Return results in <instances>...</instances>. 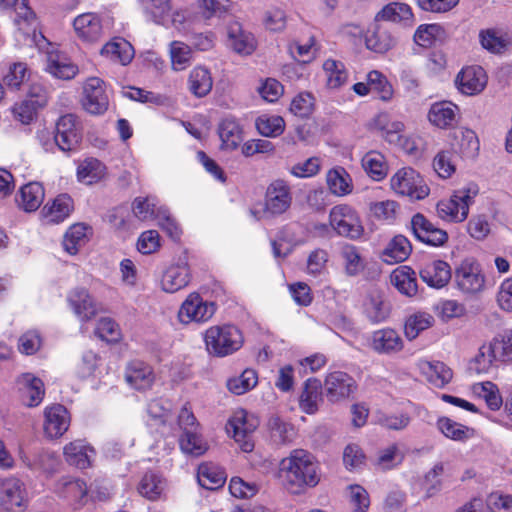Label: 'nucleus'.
<instances>
[{
  "label": "nucleus",
  "mask_w": 512,
  "mask_h": 512,
  "mask_svg": "<svg viewBox=\"0 0 512 512\" xmlns=\"http://www.w3.org/2000/svg\"><path fill=\"white\" fill-rule=\"evenodd\" d=\"M486 71L478 65L466 66L458 73L455 84L459 92L467 96L481 93L487 85Z\"/></svg>",
  "instance_id": "18"
},
{
  "label": "nucleus",
  "mask_w": 512,
  "mask_h": 512,
  "mask_svg": "<svg viewBox=\"0 0 512 512\" xmlns=\"http://www.w3.org/2000/svg\"><path fill=\"white\" fill-rule=\"evenodd\" d=\"M435 323L434 316L425 311L410 314L404 323V333L408 340L416 339L423 331L431 328Z\"/></svg>",
  "instance_id": "50"
},
{
  "label": "nucleus",
  "mask_w": 512,
  "mask_h": 512,
  "mask_svg": "<svg viewBox=\"0 0 512 512\" xmlns=\"http://www.w3.org/2000/svg\"><path fill=\"white\" fill-rule=\"evenodd\" d=\"M100 54L112 62L126 66L134 58L135 51L130 42L124 38L115 37L101 48Z\"/></svg>",
  "instance_id": "35"
},
{
  "label": "nucleus",
  "mask_w": 512,
  "mask_h": 512,
  "mask_svg": "<svg viewBox=\"0 0 512 512\" xmlns=\"http://www.w3.org/2000/svg\"><path fill=\"white\" fill-rule=\"evenodd\" d=\"M387 21L403 27H412L415 16L412 7L404 2H390L375 15V22Z\"/></svg>",
  "instance_id": "24"
},
{
  "label": "nucleus",
  "mask_w": 512,
  "mask_h": 512,
  "mask_svg": "<svg viewBox=\"0 0 512 512\" xmlns=\"http://www.w3.org/2000/svg\"><path fill=\"white\" fill-rule=\"evenodd\" d=\"M179 446L183 453L194 457L205 454L209 448L208 442L204 439L199 429L183 433L179 439Z\"/></svg>",
  "instance_id": "56"
},
{
  "label": "nucleus",
  "mask_w": 512,
  "mask_h": 512,
  "mask_svg": "<svg viewBox=\"0 0 512 512\" xmlns=\"http://www.w3.org/2000/svg\"><path fill=\"white\" fill-rule=\"evenodd\" d=\"M191 273L188 264L179 261L168 266L161 277L160 286L166 293H175L188 286Z\"/></svg>",
  "instance_id": "22"
},
{
  "label": "nucleus",
  "mask_w": 512,
  "mask_h": 512,
  "mask_svg": "<svg viewBox=\"0 0 512 512\" xmlns=\"http://www.w3.org/2000/svg\"><path fill=\"white\" fill-rule=\"evenodd\" d=\"M392 285L403 295L413 297L417 294L416 273L409 266L396 268L390 276Z\"/></svg>",
  "instance_id": "44"
},
{
  "label": "nucleus",
  "mask_w": 512,
  "mask_h": 512,
  "mask_svg": "<svg viewBox=\"0 0 512 512\" xmlns=\"http://www.w3.org/2000/svg\"><path fill=\"white\" fill-rule=\"evenodd\" d=\"M279 475L285 488L293 494L300 493L305 487L316 486L320 480L317 463L303 449H295L281 460Z\"/></svg>",
  "instance_id": "1"
},
{
  "label": "nucleus",
  "mask_w": 512,
  "mask_h": 512,
  "mask_svg": "<svg viewBox=\"0 0 512 512\" xmlns=\"http://www.w3.org/2000/svg\"><path fill=\"white\" fill-rule=\"evenodd\" d=\"M291 203L292 193L286 181L277 179L269 184L265 196V213L281 215L290 208Z\"/></svg>",
  "instance_id": "16"
},
{
  "label": "nucleus",
  "mask_w": 512,
  "mask_h": 512,
  "mask_svg": "<svg viewBox=\"0 0 512 512\" xmlns=\"http://www.w3.org/2000/svg\"><path fill=\"white\" fill-rule=\"evenodd\" d=\"M421 279L432 288L445 287L451 279V267L443 260L426 262L420 270Z\"/></svg>",
  "instance_id": "27"
},
{
  "label": "nucleus",
  "mask_w": 512,
  "mask_h": 512,
  "mask_svg": "<svg viewBox=\"0 0 512 512\" xmlns=\"http://www.w3.org/2000/svg\"><path fill=\"white\" fill-rule=\"evenodd\" d=\"M329 226L338 236L354 241L361 239L365 232L359 213L346 203L330 209Z\"/></svg>",
  "instance_id": "6"
},
{
  "label": "nucleus",
  "mask_w": 512,
  "mask_h": 512,
  "mask_svg": "<svg viewBox=\"0 0 512 512\" xmlns=\"http://www.w3.org/2000/svg\"><path fill=\"white\" fill-rule=\"evenodd\" d=\"M411 228L415 237L430 246H442L448 239L447 232L436 227L424 215L417 213L412 217Z\"/></svg>",
  "instance_id": "20"
},
{
  "label": "nucleus",
  "mask_w": 512,
  "mask_h": 512,
  "mask_svg": "<svg viewBox=\"0 0 512 512\" xmlns=\"http://www.w3.org/2000/svg\"><path fill=\"white\" fill-rule=\"evenodd\" d=\"M216 311L213 302L205 301L198 293H190L181 304L177 317L180 323H205Z\"/></svg>",
  "instance_id": "13"
},
{
  "label": "nucleus",
  "mask_w": 512,
  "mask_h": 512,
  "mask_svg": "<svg viewBox=\"0 0 512 512\" xmlns=\"http://www.w3.org/2000/svg\"><path fill=\"white\" fill-rule=\"evenodd\" d=\"M436 426L446 438L454 441L463 442L472 438L475 434L473 428L460 424L448 417L438 418Z\"/></svg>",
  "instance_id": "55"
},
{
  "label": "nucleus",
  "mask_w": 512,
  "mask_h": 512,
  "mask_svg": "<svg viewBox=\"0 0 512 512\" xmlns=\"http://www.w3.org/2000/svg\"><path fill=\"white\" fill-rule=\"evenodd\" d=\"M362 167L375 181L383 180L388 174V164L384 155L378 151H369L362 158Z\"/></svg>",
  "instance_id": "57"
},
{
  "label": "nucleus",
  "mask_w": 512,
  "mask_h": 512,
  "mask_svg": "<svg viewBox=\"0 0 512 512\" xmlns=\"http://www.w3.org/2000/svg\"><path fill=\"white\" fill-rule=\"evenodd\" d=\"M322 72L325 86L330 90H338L348 83L349 71L340 60L331 57L325 59L322 63Z\"/></svg>",
  "instance_id": "33"
},
{
  "label": "nucleus",
  "mask_w": 512,
  "mask_h": 512,
  "mask_svg": "<svg viewBox=\"0 0 512 512\" xmlns=\"http://www.w3.org/2000/svg\"><path fill=\"white\" fill-rule=\"evenodd\" d=\"M18 388L22 403L27 407L38 406L44 397V383L33 374L26 373L19 377Z\"/></svg>",
  "instance_id": "28"
},
{
  "label": "nucleus",
  "mask_w": 512,
  "mask_h": 512,
  "mask_svg": "<svg viewBox=\"0 0 512 512\" xmlns=\"http://www.w3.org/2000/svg\"><path fill=\"white\" fill-rule=\"evenodd\" d=\"M82 105L93 115L103 114L109 106L105 82L99 77H90L83 84Z\"/></svg>",
  "instance_id": "15"
},
{
  "label": "nucleus",
  "mask_w": 512,
  "mask_h": 512,
  "mask_svg": "<svg viewBox=\"0 0 512 512\" xmlns=\"http://www.w3.org/2000/svg\"><path fill=\"white\" fill-rule=\"evenodd\" d=\"M326 181L330 192L338 197L349 195L353 191V182L349 173L342 167L328 171Z\"/></svg>",
  "instance_id": "52"
},
{
  "label": "nucleus",
  "mask_w": 512,
  "mask_h": 512,
  "mask_svg": "<svg viewBox=\"0 0 512 512\" xmlns=\"http://www.w3.org/2000/svg\"><path fill=\"white\" fill-rule=\"evenodd\" d=\"M70 426V415L60 404L47 407L44 412V434L47 438L57 439L64 435Z\"/></svg>",
  "instance_id": "21"
},
{
  "label": "nucleus",
  "mask_w": 512,
  "mask_h": 512,
  "mask_svg": "<svg viewBox=\"0 0 512 512\" xmlns=\"http://www.w3.org/2000/svg\"><path fill=\"white\" fill-rule=\"evenodd\" d=\"M258 384V374L254 369L247 368L239 375L227 379L226 387L234 395L240 396L253 390Z\"/></svg>",
  "instance_id": "54"
},
{
  "label": "nucleus",
  "mask_w": 512,
  "mask_h": 512,
  "mask_svg": "<svg viewBox=\"0 0 512 512\" xmlns=\"http://www.w3.org/2000/svg\"><path fill=\"white\" fill-rule=\"evenodd\" d=\"M454 282L463 295L475 296L484 291L486 277L477 260L466 258L455 269Z\"/></svg>",
  "instance_id": "8"
},
{
  "label": "nucleus",
  "mask_w": 512,
  "mask_h": 512,
  "mask_svg": "<svg viewBox=\"0 0 512 512\" xmlns=\"http://www.w3.org/2000/svg\"><path fill=\"white\" fill-rule=\"evenodd\" d=\"M317 41L314 35L302 40H292L287 45L289 55L301 64L312 62L318 54Z\"/></svg>",
  "instance_id": "41"
},
{
  "label": "nucleus",
  "mask_w": 512,
  "mask_h": 512,
  "mask_svg": "<svg viewBox=\"0 0 512 512\" xmlns=\"http://www.w3.org/2000/svg\"><path fill=\"white\" fill-rule=\"evenodd\" d=\"M221 147L224 150L237 149L243 140V130L238 120L233 116L224 117L218 125Z\"/></svg>",
  "instance_id": "36"
},
{
  "label": "nucleus",
  "mask_w": 512,
  "mask_h": 512,
  "mask_svg": "<svg viewBox=\"0 0 512 512\" xmlns=\"http://www.w3.org/2000/svg\"><path fill=\"white\" fill-rule=\"evenodd\" d=\"M73 199L67 194H60L42 209L47 223H60L67 219L73 211Z\"/></svg>",
  "instance_id": "37"
},
{
  "label": "nucleus",
  "mask_w": 512,
  "mask_h": 512,
  "mask_svg": "<svg viewBox=\"0 0 512 512\" xmlns=\"http://www.w3.org/2000/svg\"><path fill=\"white\" fill-rule=\"evenodd\" d=\"M188 86L190 92L196 97L206 96L213 87V78L208 68L198 65L189 74Z\"/></svg>",
  "instance_id": "45"
},
{
  "label": "nucleus",
  "mask_w": 512,
  "mask_h": 512,
  "mask_svg": "<svg viewBox=\"0 0 512 512\" xmlns=\"http://www.w3.org/2000/svg\"><path fill=\"white\" fill-rule=\"evenodd\" d=\"M478 38L481 47L491 54L504 53L512 41L508 32L499 27L481 29Z\"/></svg>",
  "instance_id": "31"
},
{
  "label": "nucleus",
  "mask_w": 512,
  "mask_h": 512,
  "mask_svg": "<svg viewBox=\"0 0 512 512\" xmlns=\"http://www.w3.org/2000/svg\"><path fill=\"white\" fill-rule=\"evenodd\" d=\"M63 454L68 464L85 469L91 465L95 450L85 441L75 440L64 446Z\"/></svg>",
  "instance_id": "34"
},
{
  "label": "nucleus",
  "mask_w": 512,
  "mask_h": 512,
  "mask_svg": "<svg viewBox=\"0 0 512 512\" xmlns=\"http://www.w3.org/2000/svg\"><path fill=\"white\" fill-rule=\"evenodd\" d=\"M72 26L76 37L82 42H97L104 34L102 19L100 15L94 12H86L76 16Z\"/></svg>",
  "instance_id": "17"
},
{
  "label": "nucleus",
  "mask_w": 512,
  "mask_h": 512,
  "mask_svg": "<svg viewBox=\"0 0 512 512\" xmlns=\"http://www.w3.org/2000/svg\"><path fill=\"white\" fill-rule=\"evenodd\" d=\"M127 383L136 390H147L155 381L153 368L140 360L130 361L125 369Z\"/></svg>",
  "instance_id": "25"
},
{
  "label": "nucleus",
  "mask_w": 512,
  "mask_h": 512,
  "mask_svg": "<svg viewBox=\"0 0 512 512\" xmlns=\"http://www.w3.org/2000/svg\"><path fill=\"white\" fill-rule=\"evenodd\" d=\"M512 362V330L506 329L484 342L470 361V369L488 374L502 364Z\"/></svg>",
  "instance_id": "2"
},
{
  "label": "nucleus",
  "mask_w": 512,
  "mask_h": 512,
  "mask_svg": "<svg viewBox=\"0 0 512 512\" xmlns=\"http://www.w3.org/2000/svg\"><path fill=\"white\" fill-rule=\"evenodd\" d=\"M44 188L38 182H30L21 187L16 201L18 206L26 211H36L44 200Z\"/></svg>",
  "instance_id": "43"
},
{
  "label": "nucleus",
  "mask_w": 512,
  "mask_h": 512,
  "mask_svg": "<svg viewBox=\"0 0 512 512\" xmlns=\"http://www.w3.org/2000/svg\"><path fill=\"white\" fill-rule=\"evenodd\" d=\"M412 251L409 240L403 235H397L389 241L382 252V259L388 264L405 261Z\"/></svg>",
  "instance_id": "49"
},
{
  "label": "nucleus",
  "mask_w": 512,
  "mask_h": 512,
  "mask_svg": "<svg viewBox=\"0 0 512 512\" xmlns=\"http://www.w3.org/2000/svg\"><path fill=\"white\" fill-rule=\"evenodd\" d=\"M58 493L60 497L65 499L74 509H78L84 504L88 488L86 483L80 479L64 478Z\"/></svg>",
  "instance_id": "42"
},
{
  "label": "nucleus",
  "mask_w": 512,
  "mask_h": 512,
  "mask_svg": "<svg viewBox=\"0 0 512 512\" xmlns=\"http://www.w3.org/2000/svg\"><path fill=\"white\" fill-rule=\"evenodd\" d=\"M258 132L265 136L275 138L285 130V121L279 115L263 114L256 119Z\"/></svg>",
  "instance_id": "63"
},
{
  "label": "nucleus",
  "mask_w": 512,
  "mask_h": 512,
  "mask_svg": "<svg viewBox=\"0 0 512 512\" xmlns=\"http://www.w3.org/2000/svg\"><path fill=\"white\" fill-rule=\"evenodd\" d=\"M87 241V227L84 224H74L66 232L63 239L64 250L70 255H76Z\"/></svg>",
  "instance_id": "62"
},
{
  "label": "nucleus",
  "mask_w": 512,
  "mask_h": 512,
  "mask_svg": "<svg viewBox=\"0 0 512 512\" xmlns=\"http://www.w3.org/2000/svg\"><path fill=\"white\" fill-rule=\"evenodd\" d=\"M479 191L478 184L474 182L455 190L450 198L438 202V216L448 222L465 221L469 215L470 206L474 203Z\"/></svg>",
  "instance_id": "3"
},
{
  "label": "nucleus",
  "mask_w": 512,
  "mask_h": 512,
  "mask_svg": "<svg viewBox=\"0 0 512 512\" xmlns=\"http://www.w3.org/2000/svg\"><path fill=\"white\" fill-rule=\"evenodd\" d=\"M339 257L346 275L358 276L365 270L366 262L359 247L344 243L340 246Z\"/></svg>",
  "instance_id": "39"
},
{
  "label": "nucleus",
  "mask_w": 512,
  "mask_h": 512,
  "mask_svg": "<svg viewBox=\"0 0 512 512\" xmlns=\"http://www.w3.org/2000/svg\"><path fill=\"white\" fill-rule=\"evenodd\" d=\"M364 310L367 317L374 323L385 321L389 316V307L383 301L382 292L371 289L364 302Z\"/></svg>",
  "instance_id": "51"
},
{
  "label": "nucleus",
  "mask_w": 512,
  "mask_h": 512,
  "mask_svg": "<svg viewBox=\"0 0 512 512\" xmlns=\"http://www.w3.org/2000/svg\"><path fill=\"white\" fill-rule=\"evenodd\" d=\"M417 368L421 375L436 388L445 387L453 377L452 370L441 361L421 359L417 362Z\"/></svg>",
  "instance_id": "29"
},
{
  "label": "nucleus",
  "mask_w": 512,
  "mask_h": 512,
  "mask_svg": "<svg viewBox=\"0 0 512 512\" xmlns=\"http://www.w3.org/2000/svg\"><path fill=\"white\" fill-rule=\"evenodd\" d=\"M259 425V420L244 409L236 410L226 424L227 433L239 444L244 452L254 448L252 434Z\"/></svg>",
  "instance_id": "10"
},
{
  "label": "nucleus",
  "mask_w": 512,
  "mask_h": 512,
  "mask_svg": "<svg viewBox=\"0 0 512 512\" xmlns=\"http://www.w3.org/2000/svg\"><path fill=\"white\" fill-rule=\"evenodd\" d=\"M427 117L433 126L448 129L457 123L459 107L451 101L435 102L431 104Z\"/></svg>",
  "instance_id": "26"
},
{
  "label": "nucleus",
  "mask_w": 512,
  "mask_h": 512,
  "mask_svg": "<svg viewBox=\"0 0 512 512\" xmlns=\"http://www.w3.org/2000/svg\"><path fill=\"white\" fill-rule=\"evenodd\" d=\"M198 5L201 15L205 19L225 17L233 9L231 0H199Z\"/></svg>",
  "instance_id": "64"
},
{
  "label": "nucleus",
  "mask_w": 512,
  "mask_h": 512,
  "mask_svg": "<svg viewBox=\"0 0 512 512\" xmlns=\"http://www.w3.org/2000/svg\"><path fill=\"white\" fill-rule=\"evenodd\" d=\"M324 388L329 401L336 402L350 396L355 388V381L345 372L334 371L326 376Z\"/></svg>",
  "instance_id": "23"
},
{
  "label": "nucleus",
  "mask_w": 512,
  "mask_h": 512,
  "mask_svg": "<svg viewBox=\"0 0 512 512\" xmlns=\"http://www.w3.org/2000/svg\"><path fill=\"white\" fill-rule=\"evenodd\" d=\"M171 67L174 71H183L193 61L192 47L182 41H172L169 45Z\"/></svg>",
  "instance_id": "58"
},
{
  "label": "nucleus",
  "mask_w": 512,
  "mask_h": 512,
  "mask_svg": "<svg viewBox=\"0 0 512 512\" xmlns=\"http://www.w3.org/2000/svg\"><path fill=\"white\" fill-rule=\"evenodd\" d=\"M67 300L71 309L81 321H88L97 313L95 301L85 288L71 290Z\"/></svg>",
  "instance_id": "32"
},
{
  "label": "nucleus",
  "mask_w": 512,
  "mask_h": 512,
  "mask_svg": "<svg viewBox=\"0 0 512 512\" xmlns=\"http://www.w3.org/2000/svg\"><path fill=\"white\" fill-rule=\"evenodd\" d=\"M373 129L379 131L381 135L390 143L397 142L400 134L404 131V123L399 120H393L388 113L382 112L372 120Z\"/></svg>",
  "instance_id": "46"
},
{
  "label": "nucleus",
  "mask_w": 512,
  "mask_h": 512,
  "mask_svg": "<svg viewBox=\"0 0 512 512\" xmlns=\"http://www.w3.org/2000/svg\"><path fill=\"white\" fill-rule=\"evenodd\" d=\"M197 480L201 487L215 490L225 483L226 475L219 466L212 463H203L198 467Z\"/></svg>",
  "instance_id": "53"
},
{
  "label": "nucleus",
  "mask_w": 512,
  "mask_h": 512,
  "mask_svg": "<svg viewBox=\"0 0 512 512\" xmlns=\"http://www.w3.org/2000/svg\"><path fill=\"white\" fill-rule=\"evenodd\" d=\"M228 44L238 54L250 55L256 49L254 36L239 25H233L228 31Z\"/></svg>",
  "instance_id": "48"
},
{
  "label": "nucleus",
  "mask_w": 512,
  "mask_h": 512,
  "mask_svg": "<svg viewBox=\"0 0 512 512\" xmlns=\"http://www.w3.org/2000/svg\"><path fill=\"white\" fill-rule=\"evenodd\" d=\"M29 504V493L25 483L9 476L0 480V512H25Z\"/></svg>",
  "instance_id": "9"
},
{
  "label": "nucleus",
  "mask_w": 512,
  "mask_h": 512,
  "mask_svg": "<svg viewBox=\"0 0 512 512\" xmlns=\"http://www.w3.org/2000/svg\"><path fill=\"white\" fill-rule=\"evenodd\" d=\"M29 0H0V9L7 10L15 7L16 16L14 24L17 28L16 38L18 41L23 38L24 41L37 43L43 46L45 37L41 32H37V18L34 11L28 4Z\"/></svg>",
  "instance_id": "5"
},
{
  "label": "nucleus",
  "mask_w": 512,
  "mask_h": 512,
  "mask_svg": "<svg viewBox=\"0 0 512 512\" xmlns=\"http://www.w3.org/2000/svg\"><path fill=\"white\" fill-rule=\"evenodd\" d=\"M322 400V382L317 378H309L305 381L299 398L300 409L309 415L315 414Z\"/></svg>",
  "instance_id": "38"
},
{
  "label": "nucleus",
  "mask_w": 512,
  "mask_h": 512,
  "mask_svg": "<svg viewBox=\"0 0 512 512\" xmlns=\"http://www.w3.org/2000/svg\"><path fill=\"white\" fill-rule=\"evenodd\" d=\"M369 345L378 354L394 355L403 350L404 341L398 331L386 327L372 332Z\"/></svg>",
  "instance_id": "19"
},
{
  "label": "nucleus",
  "mask_w": 512,
  "mask_h": 512,
  "mask_svg": "<svg viewBox=\"0 0 512 512\" xmlns=\"http://www.w3.org/2000/svg\"><path fill=\"white\" fill-rule=\"evenodd\" d=\"M53 140L54 142L43 143L46 151L52 150L54 144L63 152L76 149L80 141V134L76 127V117L74 115L66 114L60 117L56 124V133Z\"/></svg>",
  "instance_id": "14"
},
{
  "label": "nucleus",
  "mask_w": 512,
  "mask_h": 512,
  "mask_svg": "<svg viewBox=\"0 0 512 512\" xmlns=\"http://www.w3.org/2000/svg\"><path fill=\"white\" fill-rule=\"evenodd\" d=\"M471 392L474 396L483 399L491 410H498L503 403L499 389L491 381L474 383L471 386Z\"/></svg>",
  "instance_id": "59"
},
{
  "label": "nucleus",
  "mask_w": 512,
  "mask_h": 512,
  "mask_svg": "<svg viewBox=\"0 0 512 512\" xmlns=\"http://www.w3.org/2000/svg\"><path fill=\"white\" fill-rule=\"evenodd\" d=\"M45 42L46 43L41 42L43 46L37 43H30L29 41H24L23 43L28 46L35 45L40 51H45L46 71L53 77L62 80L73 79L79 72L78 66L74 64L67 55L59 52L46 38Z\"/></svg>",
  "instance_id": "11"
},
{
  "label": "nucleus",
  "mask_w": 512,
  "mask_h": 512,
  "mask_svg": "<svg viewBox=\"0 0 512 512\" xmlns=\"http://www.w3.org/2000/svg\"><path fill=\"white\" fill-rule=\"evenodd\" d=\"M205 345L209 354L225 357L238 351L244 342L241 330L234 325L212 326L206 330Z\"/></svg>",
  "instance_id": "4"
},
{
  "label": "nucleus",
  "mask_w": 512,
  "mask_h": 512,
  "mask_svg": "<svg viewBox=\"0 0 512 512\" xmlns=\"http://www.w3.org/2000/svg\"><path fill=\"white\" fill-rule=\"evenodd\" d=\"M30 78V70L24 62H14L9 65L3 76V83L11 90H19Z\"/></svg>",
  "instance_id": "61"
},
{
  "label": "nucleus",
  "mask_w": 512,
  "mask_h": 512,
  "mask_svg": "<svg viewBox=\"0 0 512 512\" xmlns=\"http://www.w3.org/2000/svg\"><path fill=\"white\" fill-rule=\"evenodd\" d=\"M76 175L79 182L92 185L106 177L107 167L99 159L88 157L78 164Z\"/></svg>",
  "instance_id": "40"
},
{
  "label": "nucleus",
  "mask_w": 512,
  "mask_h": 512,
  "mask_svg": "<svg viewBox=\"0 0 512 512\" xmlns=\"http://www.w3.org/2000/svg\"><path fill=\"white\" fill-rule=\"evenodd\" d=\"M390 186L397 195L413 201L423 200L430 193L424 178L411 167L398 169L390 178Z\"/></svg>",
  "instance_id": "7"
},
{
  "label": "nucleus",
  "mask_w": 512,
  "mask_h": 512,
  "mask_svg": "<svg viewBox=\"0 0 512 512\" xmlns=\"http://www.w3.org/2000/svg\"><path fill=\"white\" fill-rule=\"evenodd\" d=\"M446 36V31L441 24L431 23L420 25L414 33V41L421 47H430L436 41H442Z\"/></svg>",
  "instance_id": "60"
},
{
  "label": "nucleus",
  "mask_w": 512,
  "mask_h": 512,
  "mask_svg": "<svg viewBox=\"0 0 512 512\" xmlns=\"http://www.w3.org/2000/svg\"><path fill=\"white\" fill-rule=\"evenodd\" d=\"M166 489V480L155 471L146 472L138 485V492L148 500L159 499Z\"/></svg>",
  "instance_id": "47"
},
{
  "label": "nucleus",
  "mask_w": 512,
  "mask_h": 512,
  "mask_svg": "<svg viewBox=\"0 0 512 512\" xmlns=\"http://www.w3.org/2000/svg\"><path fill=\"white\" fill-rule=\"evenodd\" d=\"M140 2L146 18L155 24L177 27L186 20V11L174 10L170 0H140Z\"/></svg>",
  "instance_id": "12"
},
{
  "label": "nucleus",
  "mask_w": 512,
  "mask_h": 512,
  "mask_svg": "<svg viewBox=\"0 0 512 512\" xmlns=\"http://www.w3.org/2000/svg\"><path fill=\"white\" fill-rule=\"evenodd\" d=\"M365 45L367 49L382 54L396 45V38L386 26L374 21L365 35Z\"/></svg>",
  "instance_id": "30"
}]
</instances>
